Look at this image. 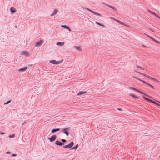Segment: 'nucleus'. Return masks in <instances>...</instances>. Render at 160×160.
<instances>
[{
    "label": "nucleus",
    "instance_id": "f257e3e1",
    "mask_svg": "<svg viewBox=\"0 0 160 160\" xmlns=\"http://www.w3.org/2000/svg\"><path fill=\"white\" fill-rule=\"evenodd\" d=\"M133 72H138V73H139V74H141L142 75H143V76H146L151 79L152 80H154V81H156L157 82H159V81H158V80L154 78H152L149 76H148V75H147L146 74H144L143 73H142L141 72H138V71L136 70H135V69H134L133 70Z\"/></svg>",
    "mask_w": 160,
    "mask_h": 160
},
{
    "label": "nucleus",
    "instance_id": "f03ea898",
    "mask_svg": "<svg viewBox=\"0 0 160 160\" xmlns=\"http://www.w3.org/2000/svg\"><path fill=\"white\" fill-rule=\"evenodd\" d=\"M129 88L130 89H132V90H133L138 92L141 94H143L144 95H145L147 96V97H149L150 98H151L152 97L149 95H147V94H146L143 92H142L141 91L139 90H138L136 89V88H135L133 87H129Z\"/></svg>",
    "mask_w": 160,
    "mask_h": 160
},
{
    "label": "nucleus",
    "instance_id": "7ed1b4c3",
    "mask_svg": "<svg viewBox=\"0 0 160 160\" xmlns=\"http://www.w3.org/2000/svg\"><path fill=\"white\" fill-rule=\"evenodd\" d=\"M134 78H135L136 79H137L139 81H141V82H143L144 83H145L147 85H148V86H149V87H151L152 89H154V86H152L151 84H150L147 83V82L144 81L143 80H141V79L138 78H137V77H134Z\"/></svg>",
    "mask_w": 160,
    "mask_h": 160
},
{
    "label": "nucleus",
    "instance_id": "20e7f679",
    "mask_svg": "<svg viewBox=\"0 0 160 160\" xmlns=\"http://www.w3.org/2000/svg\"><path fill=\"white\" fill-rule=\"evenodd\" d=\"M43 42V40H41L35 43V46L36 47H40L42 45Z\"/></svg>",
    "mask_w": 160,
    "mask_h": 160
},
{
    "label": "nucleus",
    "instance_id": "39448f33",
    "mask_svg": "<svg viewBox=\"0 0 160 160\" xmlns=\"http://www.w3.org/2000/svg\"><path fill=\"white\" fill-rule=\"evenodd\" d=\"M143 98L145 100L147 101L152 102L153 103L156 104L157 105H158L160 106V105L158 103H157V102L152 100L150 99H149L148 98H147L145 97H143Z\"/></svg>",
    "mask_w": 160,
    "mask_h": 160
},
{
    "label": "nucleus",
    "instance_id": "423d86ee",
    "mask_svg": "<svg viewBox=\"0 0 160 160\" xmlns=\"http://www.w3.org/2000/svg\"><path fill=\"white\" fill-rule=\"evenodd\" d=\"M74 143L73 142H72L71 143L67 145H64L63 147L65 148H70L72 147Z\"/></svg>",
    "mask_w": 160,
    "mask_h": 160
},
{
    "label": "nucleus",
    "instance_id": "0eeeda50",
    "mask_svg": "<svg viewBox=\"0 0 160 160\" xmlns=\"http://www.w3.org/2000/svg\"><path fill=\"white\" fill-rule=\"evenodd\" d=\"M85 9L88 10V11H90V12H92V13L95 14V15H98L99 16H101V14H100L98 13H97L96 12H95L92 10H91L90 9H89V8H85Z\"/></svg>",
    "mask_w": 160,
    "mask_h": 160
},
{
    "label": "nucleus",
    "instance_id": "6e6552de",
    "mask_svg": "<svg viewBox=\"0 0 160 160\" xmlns=\"http://www.w3.org/2000/svg\"><path fill=\"white\" fill-rule=\"evenodd\" d=\"M49 62L52 64H58L62 62L60 61H56L55 60H50L49 61Z\"/></svg>",
    "mask_w": 160,
    "mask_h": 160
},
{
    "label": "nucleus",
    "instance_id": "1a4fd4ad",
    "mask_svg": "<svg viewBox=\"0 0 160 160\" xmlns=\"http://www.w3.org/2000/svg\"><path fill=\"white\" fill-rule=\"evenodd\" d=\"M114 20H115L117 22H118V23H120L121 24H122V25H123L124 26H126L127 27H129V26L127 24H126L124 23V22H121V21H120L118 20H117V19H114Z\"/></svg>",
    "mask_w": 160,
    "mask_h": 160
},
{
    "label": "nucleus",
    "instance_id": "9d476101",
    "mask_svg": "<svg viewBox=\"0 0 160 160\" xmlns=\"http://www.w3.org/2000/svg\"><path fill=\"white\" fill-rule=\"evenodd\" d=\"M68 130V128H65L62 129V131L65 133L66 135L68 136L69 135V133L67 132V131Z\"/></svg>",
    "mask_w": 160,
    "mask_h": 160
},
{
    "label": "nucleus",
    "instance_id": "9b49d317",
    "mask_svg": "<svg viewBox=\"0 0 160 160\" xmlns=\"http://www.w3.org/2000/svg\"><path fill=\"white\" fill-rule=\"evenodd\" d=\"M148 12L149 13H151V14H152L154 15L156 17H157V18H158V19H160V16H159L158 14H157L156 13H155L153 12H152V11H150V10H149L148 11Z\"/></svg>",
    "mask_w": 160,
    "mask_h": 160
},
{
    "label": "nucleus",
    "instance_id": "f8f14e48",
    "mask_svg": "<svg viewBox=\"0 0 160 160\" xmlns=\"http://www.w3.org/2000/svg\"><path fill=\"white\" fill-rule=\"evenodd\" d=\"M22 55L28 56L29 54V52L27 51H22L21 52Z\"/></svg>",
    "mask_w": 160,
    "mask_h": 160
},
{
    "label": "nucleus",
    "instance_id": "ddd939ff",
    "mask_svg": "<svg viewBox=\"0 0 160 160\" xmlns=\"http://www.w3.org/2000/svg\"><path fill=\"white\" fill-rule=\"evenodd\" d=\"M61 27L62 28H65L68 29L70 32L71 31V29H70L69 27L68 26L66 25H62L61 26Z\"/></svg>",
    "mask_w": 160,
    "mask_h": 160
},
{
    "label": "nucleus",
    "instance_id": "4468645a",
    "mask_svg": "<svg viewBox=\"0 0 160 160\" xmlns=\"http://www.w3.org/2000/svg\"><path fill=\"white\" fill-rule=\"evenodd\" d=\"M56 138V137L55 135H54L52 136L51 138H50L49 140L51 142H52L54 141Z\"/></svg>",
    "mask_w": 160,
    "mask_h": 160
},
{
    "label": "nucleus",
    "instance_id": "2eb2a0df",
    "mask_svg": "<svg viewBox=\"0 0 160 160\" xmlns=\"http://www.w3.org/2000/svg\"><path fill=\"white\" fill-rule=\"evenodd\" d=\"M10 10L11 12L12 13H15L16 12V9L13 7H11L10 8Z\"/></svg>",
    "mask_w": 160,
    "mask_h": 160
},
{
    "label": "nucleus",
    "instance_id": "dca6fc26",
    "mask_svg": "<svg viewBox=\"0 0 160 160\" xmlns=\"http://www.w3.org/2000/svg\"><path fill=\"white\" fill-rule=\"evenodd\" d=\"M64 44V42H58L56 43V45L60 46H63Z\"/></svg>",
    "mask_w": 160,
    "mask_h": 160
},
{
    "label": "nucleus",
    "instance_id": "f3484780",
    "mask_svg": "<svg viewBox=\"0 0 160 160\" xmlns=\"http://www.w3.org/2000/svg\"><path fill=\"white\" fill-rule=\"evenodd\" d=\"M55 144L57 145H62L63 144V143L61 142L58 141H56Z\"/></svg>",
    "mask_w": 160,
    "mask_h": 160
},
{
    "label": "nucleus",
    "instance_id": "a211bd4d",
    "mask_svg": "<svg viewBox=\"0 0 160 160\" xmlns=\"http://www.w3.org/2000/svg\"><path fill=\"white\" fill-rule=\"evenodd\" d=\"M58 11L57 10L55 9L51 15V16H54L58 12Z\"/></svg>",
    "mask_w": 160,
    "mask_h": 160
},
{
    "label": "nucleus",
    "instance_id": "6ab92c4d",
    "mask_svg": "<svg viewBox=\"0 0 160 160\" xmlns=\"http://www.w3.org/2000/svg\"><path fill=\"white\" fill-rule=\"evenodd\" d=\"M60 129L59 128H57L56 129H53L51 130V132L52 133H54L56 132L59 131L60 130Z\"/></svg>",
    "mask_w": 160,
    "mask_h": 160
},
{
    "label": "nucleus",
    "instance_id": "aec40b11",
    "mask_svg": "<svg viewBox=\"0 0 160 160\" xmlns=\"http://www.w3.org/2000/svg\"><path fill=\"white\" fill-rule=\"evenodd\" d=\"M86 92L81 91L77 94L78 96L80 95L83 94H84Z\"/></svg>",
    "mask_w": 160,
    "mask_h": 160
},
{
    "label": "nucleus",
    "instance_id": "412c9836",
    "mask_svg": "<svg viewBox=\"0 0 160 160\" xmlns=\"http://www.w3.org/2000/svg\"><path fill=\"white\" fill-rule=\"evenodd\" d=\"M27 68H28V67H25L23 68L19 69L18 70L19 71H24L26 70L27 69Z\"/></svg>",
    "mask_w": 160,
    "mask_h": 160
},
{
    "label": "nucleus",
    "instance_id": "4be33fe9",
    "mask_svg": "<svg viewBox=\"0 0 160 160\" xmlns=\"http://www.w3.org/2000/svg\"><path fill=\"white\" fill-rule=\"evenodd\" d=\"M129 95L133 98H134L135 99H138V97L137 96H136L135 95H134V94H129Z\"/></svg>",
    "mask_w": 160,
    "mask_h": 160
},
{
    "label": "nucleus",
    "instance_id": "5701e85b",
    "mask_svg": "<svg viewBox=\"0 0 160 160\" xmlns=\"http://www.w3.org/2000/svg\"><path fill=\"white\" fill-rule=\"evenodd\" d=\"M74 48L76 49H78V50H81V49L80 48V47H79V46H75L74 47Z\"/></svg>",
    "mask_w": 160,
    "mask_h": 160
},
{
    "label": "nucleus",
    "instance_id": "b1692460",
    "mask_svg": "<svg viewBox=\"0 0 160 160\" xmlns=\"http://www.w3.org/2000/svg\"><path fill=\"white\" fill-rule=\"evenodd\" d=\"M137 68H139L141 69H143V70H144V68H143L142 67H141L140 66H137L136 67V69Z\"/></svg>",
    "mask_w": 160,
    "mask_h": 160
},
{
    "label": "nucleus",
    "instance_id": "393cba45",
    "mask_svg": "<svg viewBox=\"0 0 160 160\" xmlns=\"http://www.w3.org/2000/svg\"><path fill=\"white\" fill-rule=\"evenodd\" d=\"M145 35H146L147 37H148L149 38H150V39H151L152 41L154 39V38H152V37H151V36L148 35H147L146 34H144Z\"/></svg>",
    "mask_w": 160,
    "mask_h": 160
},
{
    "label": "nucleus",
    "instance_id": "a878e982",
    "mask_svg": "<svg viewBox=\"0 0 160 160\" xmlns=\"http://www.w3.org/2000/svg\"><path fill=\"white\" fill-rule=\"evenodd\" d=\"M153 41L157 43H160V42L156 40L155 39H154L153 40Z\"/></svg>",
    "mask_w": 160,
    "mask_h": 160
},
{
    "label": "nucleus",
    "instance_id": "bb28decb",
    "mask_svg": "<svg viewBox=\"0 0 160 160\" xmlns=\"http://www.w3.org/2000/svg\"><path fill=\"white\" fill-rule=\"evenodd\" d=\"M15 135L13 134L12 135H9V138H14L15 137Z\"/></svg>",
    "mask_w": 160,
    "mask_h": 160
},
{
    "label": "nucleus",
    "instance_id": "cd10ccee",
    "mask_svg": "<svg viewBox=\"0 0 160 160\" xmlns=\"http://www.w3.org/2000/svg\"><path fill=\"white\" fill-rule=\"evenodd\" d=\"M96 24H98V25H101V26H103V27L104 26V25L101 24H100V23H99V22H96Z\"/></svg>",
    "mask_w": 160,
    "mask_h": 160
},
{
    "label": "nucleus",
    "instance_id": "c85d7f7f",
    "mask_svg": "<svg viewBox=\"0 0 160 160\" xmlns=\"http://www.w3.org/2000/svg\"><path fill=\"white\" fill-rule=\"evenodd\" d=\"M11 102V100L8 101V102H6L5 103H4V104H8L10 102Z\"/></svg>",
    "mask_w": 160,
    "mask_h": 160
},
{
    "label": "nucleus",
    "instance_id": "c756f323",
    "mask_svg": "<svg viewBox=\"0 0 160 160\" xmlns=\"http://www.w3.org/2000/svg\"><path fill=\"white\" fill-rule=\"evenodd\" d=\"M78 144H77V145H76V146H75V147H73V148H72V149H76V148H78Z\"/></svg>",
    "mask_w": 160,
    "mask_h": 160
},
{
    "label": "nucleus",
    "instance_id": "7c9ffc66",
    "mask_svg": "<svg viewBox=\"0 0 160 160\" xmlns=\"http://www.w3.org/2000/svg\"><path fill=\"white\" fill-rule=\"evenodd\" d=\"M111 8H112L114 10H115V11L117 10V9L116 8H115L114 7H113L112 6V7Z\"/></svg>",
    "mask_w": 160,
    "mask_h": 160
},
{
    "label": "nucleus",
    "instance_id": "2f4dec72",
    "mask_svg": "<svg viewBox=\"0 0 160 160\" xmlns=\"http://www.w3.org/2000/svg\"><path fill=\"white\" fill-rule=\"evenodd\" d=\"M62 140L63 142H66V140L65 139H62Z\"/></svg>",
    "mask_w": 160,
    "mask_h": 160
},
{
    "label": "nucleus",
    "instance_id": "473e14b6",
    "mask_svg": "<svg viewBox=\"0 0 160 160\" xmlns=\"http://www.w3.org/2000/svg\"><path fill=\"white\" fill-rule=\"evenodd\" d=\"M106 5H107V6H108V7H109L110 8H111V7H112V6H110L108 4H106Z\"/></svg>",
    "mask_w": 160,
    "mask_h": 160
},
{
    "label": "nucleus",
    "instance_id": "72a5a7b5",
    "mask_svg": "<svg viewBox=\"0 0 160 160\" xmlns=\"http://www.w3.org/2000/svg\"><path fill=\"white\" fill-rule=\"evenodd\" d=\"M106 5H107V6H108V7H109L110 8H111V7H112V6H110L108 4H106Z\"/></svg>",
    "mask_w": 160,
    "mask_h": 160
},
{
    "label": "nucleus",
    "instance_id": "f704fd0d",
    "mask_svg": "<svg viewBox=\"0 0 160 160\" xmlns=\"http://www.w3.org/2000/svg\"><path fill=\"white\" fill-rule=\"evenodd\" d=\"M106 5H107V6H108V7H109L110 8H111V7H112V6H110L108 4H106Z\"/></svg>",
    "mask_w": 160,
    "mask_h": 160
},
{
    "label": "nucleus",
    "instance_id": "c9c22d12",
    "mask_svg": "<svg viewBox=\"0 0 160 160\" xmlns=\"http://www.w3.org/2000/svg\"><path fill=\"white\" fill-rule=\"evenodd\" d=\"M117 109L118 110H119V111H122V110L121 109V108H117Z\"/></svg>",
    "mask_w": 160,
    "mask_h": 160
},
{
    "label": "nucleus",
    "instance_id": "e433bc0d",
    "mask_svg": "<svg viewBox=\"0 0 160 160\" xmlns=\"http://www.w3.org/2000/svg\"><path fill=\"white\" fill-rule=\"evenodd\" d=\"M12 156H16V154H12Z\"/></svg>",
    "mask_w": 160,
    "mask_h": 160
},
{
    "label": "nucleus",
    "instance_id": "4c0bfd02",
    "mask_svg": "<svg viewBox=\"0 0 160 160\" xmlns=\"http://www.w3.org/2000/svg\"><path fill=\"white\" fill-rule=\"evenodd\" d=\"M1 134L2 135H3L4 134V132H2L1 133Z\"/></svg>",
    "mask_w": 160,
    "mask_h": 160
},
{
    "label": "nucleus",
    "instance_id": "58836bf2",
    "mask_svg": "<svg viewBox=\"0 0 160 160\" xmlns=\"http://www.w3.org/2000/svg\"><path fill=\"white\" fill-rule=\"evenodd\" d=\"M6 153H11V152H6Z\"/></svg>",
    "mask_w": 160,
    "mask_h": 160
},
{
    "label": "nucleus",
    "instance_id": "ea45409f",
    "mask_svg": "<svg viewBox=\"0 0 160 160\" xmlns=\"http://www.w3.org/2000/svg\"><path fill=\"white\" fill-rule=\"evenodd\" d=\"M26 122H22V125H23Z\"/></svg>",
    "mask_w": 160,
    "mask_h": 160
},
{
    "label": "nucleus",
    "instance_id": "a19ab883",
    "mask_svg": "<svg viewBox=\"0 0 160 160\" xmlns=\"http://www.w3.org/2000/svg\"><path fill=\"white\" fill-rule=\"evenodd\" d=\"M111 18L113 20H114V19H116L115 18H112V17H111Z\"/></svg>",
    "mask_w": 160,
    "mask_h": 160
},
{
    "label": "nucleus",
    "instance_id": "79ce46f5",
    "mask_svg": "<svg viewBox=\"0 0 160 160\" xmlns=\"http://www.w3.org/2000/svg\"><path fill=\"white\" fill-rule=\"evenodd\" d=\"M151 30H152V32H154V31L152 30V29H150Z\"/></svg>",
    "mask_w": 160,
    "mask_h": 160
},
{
    "label": "nucleus",
    "instance_id": "37998d69",
    "mask_svg": "<svg viewBox=\"0 0 160 160\" xmlns=\"http://www.w3.org/2000/svg\"><path fill=\"white\" fill-rule=\"evenodd\" d=\"M159 102V103H160V102Z\"/></svg>",
    "mask_w": 160,
    "mask_h": 160
}]
</instances>
